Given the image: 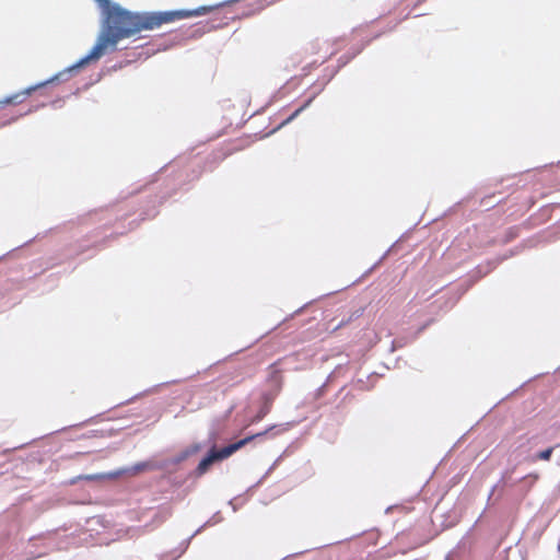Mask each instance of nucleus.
<instances>
[{
  "mask_svg": "<svg viewBox=\"0 0 560 560\" xmlns=\"http://www.w3.org/2000/svg\"><path fill=\"white\" fill-rule=\"evenodd\" d=\"M101 9L103 22L102 31L97 36L96 43L91 51L78 60L74 65L63 69L50 79L30 86L23 91V95L28 96L32 92L57 80L66 81L72 73L91 61L98 60L108 51H115L117 44L124 38L133 36L142 30H153L162 24L190 16L202 15L208 12V8L199 7L195 10H175L166 12H131L121 8L109 0H94Z\"/></svg>",
  "mask_w": 560,
  "mask_h": 560,
  "instance_id": "obj_1",
  "label": "nucleus"
},
{
  "mask_svg": "<svg viewBox=\"0 0 560 560\" xmlns=\"http://www.w3.org/2000/svg\"><path fill=\"white\" fill-rule=\"evenodd\" d=\"M101 9L103 22L102 31L97 36L96 43L91 51L78 60L74 65L63 69L50 79L30 86L23 91V95L28 96L32 92L57 80L66 81L72 73L91 61L98 60L108 51H115L117 44L124 38L133 36L142 30H153L162 24L190 16L202 15L208 12V8L199 7L195 10H175L166 12H131L121 8L109 0H94Z\"/></svg>",
  "mask_w": 560,
  "mask_h": 560,
  "instance_id": "obj_2",
  "label": "nucleus"
},
{
  "mask_svg": "<svg viewBox=\"0 0 560 560\" xmlns=\"http://www.w3.org/2000/svg\"><path fill=\"white\" fill-rule=\"evenodd\" d=\"M289 428H290V423L280 424V425H271L264 432H259L257 434L242 439L238 442L230 444L221 450H215V447L213 446L211 448V451L209 452V454L200 460V463L197 467V471L199 474H205L214 462L228 458L233 453H235L236 451H238L240 448H242L243 446L248 444L250 441H253L255 439H261L262 436H265L266 434H268L269 432H272L275 430H277V431L272 435H276L280 432L287 431Z\"/></svg>",
  "mask_w": 560,
  "mask_h": 560,
  "instance_id": "obj_3",
  "label": "nucleus"
},
{
  "mask_svg": "<svg viewBox=\"0 0 560 560\" xmlns=\"http://www.w3.org/2000/svg\"><path fill=\"white\" fill-rule=\"evenodd\" d=\"M289 428H290V423L280 424V425H271L264 432H259L257 434L242 439L238 442L230 444L221 450H215V447L213 446L211 448V451L209 452V454L200 460V463L197 467V471L199 474H205L214 462L228 458L233 453H235L236 451H238L240 448H242L243 446L248 444L250 441H253L255 439H261L262 436H265L266 434H268L269 432H272L275 430H277V431L272 435H276L280 432L287 431Z\"/></svg>",
  "mask_w": 560,
  "mask_h": 560,
  "instance_id": "obj_4",
  "label": "nucleus"
},
{
  "mask_svg": "<svg viewBox=\"0 0 560 560\" xmlns=\"http://www.w3.org/2000/svg\"><path fill=\"white\" fill-rule=\"evenodd\" d=\"M149 468H151V464L149 462H141V463L135 464L130 467L119 469V470H116L113 472H108V474H104V475H89L85 477V479L86 480H95V479H101V478H117L124 474L133 476V475H138L144 470H148Z\"/></svg>",
  "mask_w": 560,
  "mask_h": 560,
  "instance_id": "obj_5",
  "label": "nucleus"
},
{
  "mask_svg": "<svg viewBox=\"0 0 560 560\" xmlns=\"http://www.w3.org/2000/svg\"><path fill=\"white\" fill-rule=\"evenodd\" d=\"M313 97H310L302 106H300L296 110H294L283 122L282 125H287L295 119L310 104L313 102Z\"/></svg>",
  "mask_w": 560,
  "mask_h": 560,
  "instance_id": "obj_6",
  "label": "nucleus"
},
{
  "mask_svg": "<svg viewBox=\"0 0 560 560\" xmlns=\"http://www.w3.org/2000/svg\"><path fill=\"white\" fill-rule=\"evenodd\" d=\"M552 452H553V447H549V448L544 450V451L539 452L538 454H536L535 458L541 459V460H549Z\"/></svg>",
  "mask_w": 560,
  "mask_h": 560,
  "instance_id": "obj_7",
  "label": "nucleus"
},
{
  "mask_svg": "<svg viewBox=\"0 0 560 560\" xmlns=\"http://www.w3.org/2000/svg\"><path fill=\"white\" fill-rule=\"evenodd\" d=\"M269 412V407L265 406L259 410V412L254 417L253 422H259L264 419V417Z\"/></svg>",
  "mask_w": 560,
  "mask_h": 560,
  "instance_id": "obj_8",
  "label": "nucleus"
},
{
  "mask_svg": "<svg viewBox=\"0 0 560 560\" xmlns=\"http://www.w3.org/2000/svg\"><path fill=\"white\" fill-rule=\"evenodd\" d=\"M220 521H221V518H215V516H213V521H211V520H210V521H208L203 526H201L200 528H198V529L195 532V534H194L192 536H195V535H197L198 533H200V532H201V529H202L205 526L215 524V523H218V522H220Z\"/></svg>",
  "mask_w": 560,
  "mask_h": 560,
  "instance_id": "obj_9",
  "label": "nucleus"
},
{
  "mask_svg": "<svg viewBox=\"0 0 560 560\" xmlns=\"http://www.w3.org/2000/svg\"><path fill=\"white\" fill-rule=\"evenodd\" d=\"M19 95H15L14 97H10L5 101V103H11L13 102L15 98H18Z\"/></svg>",
  "mask_w": 560,
  "mask_h": 560,
  "instance_id": "obj_10",
  "label": "nucleus"
},
{
  "mask_svg": "<svg viewBox=\"0 0 560 560\" xmlns=\"http://www.w3.org/2000/svg\"><path fill=\"white\" fill-rule=\"evenodd\" d=\"M395 347H396V341H393V348H392V351H394Z\"/></svg>",
  "mask_w": 560,
  "mask_h": 560,
  "instance_id": "obj_11",
  "label": "nucleus"
},
{
  "mask_svg": "<svg viewBox=\"0 0 560 560\" xmlns=\"http://www.w3.org/2000/svg\"><path fill=\"white\" fill-rule=\"evenodd\" d=\"M42 553L33 555V558L40 557Z\"/></svg>",
  "mask_w": 560,
  "mask_h": 560,
  "instance_id": "obj_12",
  "label": "nucleus"
}]
</instances>
